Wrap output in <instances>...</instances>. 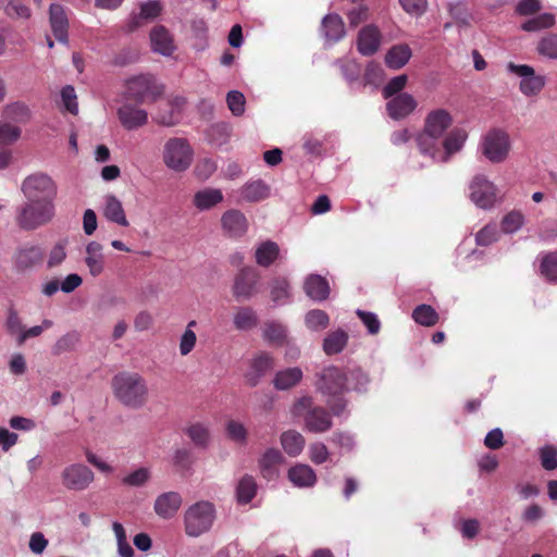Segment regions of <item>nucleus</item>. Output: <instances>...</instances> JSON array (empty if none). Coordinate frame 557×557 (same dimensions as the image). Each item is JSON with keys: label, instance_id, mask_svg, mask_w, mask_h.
I'll return each instance as SVG.
<instances>
[{"label": "nucleus", "instance_id": "obj_8", "mask_svg": "<svg viewBox=\"0 0 557 557\" xmlns=\"http://www.w3.org/2000/svg\"><path fill=\"white\" fill-rule=\"evenodd\" d=\"M22 191L29 201H48L53 203L57 195V185L49 175L34 173L24 180Z\"/></svg>", "mask_w": 557, "mask_h": 557}, {"label": "nucleus", "instance_id": "obj_29", "mask_svg": "<svg viewBox=\"0 0 557 557\" xmlns=\"http://www.w3.org/2000/svg\"><path fill=\"white\" fill-rule=\"evenodd\" d=\"M152 49L163 55H171L175 49L169 32L163 26H156L150 33Z\"/></svg>", "mask_w": 557, "mask_h": 557}, {"label": "nucleus", "instance_id": "obj_57", "mask_svg": "<svg viewBox=\"0 0 557 557\" xmlns=\"http://www.w3.org/2000/svg\"><path fill=\"white\" fill-rule=\"evenodd\" d=\"M523 220L521 212L511 211L503 218L500 223L502 231L504 233H515L522 226Z\"/></svg>", "mask_w": 557, "mask_h": 557}, {"label": "nucleus", "instance_id": "obj_38", "mask_svg": "<svg viewBox=\"0 0 557 557\" xmlns=\"http://www.w3.org/2000/svg\"><path fill=\"white\" fill-rule=\"evenodd\" d=\"M305 443V437L295 430L283 432L281 435L282 447L292 457H296L302 451Z\"/></svg>", "mask_w": 557, "mask_h": 557}, {"label": "nucleus", "instance_id": "obj_62", "mask_svg": "<svg viewBox=\"0 0 557 557\" xmlns=\"http://www.w3.org/2000/svg\"><path fill=\"white\" fill-rule=\"evenodd\" d=\"M195 325H196V321H190L188 323L186 331L184 332V334L181 337L180 351H181V355H183V356L188 355L194 349V347L196 345V341H197L196 334L194 331L190 330V327L195 326Z\"/></svg>", "mask_w": 557, "mask_h": 557}, {"label": "nucleus", "instance_id": "obj_17", "mask_svg": "<svg viewBox=\"0 0 557 557\" xmlns=\"http://www.w3.org/2000/svg\"><path fill=\"white\" fill-rule=\"evenodd\" d=\"M45 252L39 246H23L14 256V265L18 271H27L42 263Z\"/></svg>", "mask_w": 557, "mask_h": 557}, {"label": "nucleus", "instance_id": "obj_13", "mask_svg": "<svg viewBox=\"0 0 557 557\" xmlns=\"http://www.w3.org/2000/svg\"><path fill=\"white\" fill-rule=\"evenodd\" d=\"M470 199L480 208L493 207L496 201V187L484 175H475L469 186Z\"/></svg>", "mask_w": 557, "mask_h": 557}, {"label": "nucleus", "instance_id": "obj_49", "mask_svg": "<svg viewBox=\"0 0 557 557\" xmlns=\"http://www.w3.org/2000/svg\"><path fill=\"white\" fill-rule=\"evenodd\" d=\"M540 55L548 59H557V33H549L542 37L536 46Z\"/></svg>", "mask_w": 557, "mask_h": 557}, {"label": "nucleus", "instance_id": "obj_7", "mask_svg": "<svg viewBox=\"0 0 557 557\" xmlns=\"http://www.w3.org/2000/svg\"><path fill=\"white\" fill-rule=\"evenodd\" d=\"M510 148V137L507 132L500 128L490 129L481 141V152L492 163L504 162Z\"/></svg>", "mask_w": 557, "mask_h": 557}, {"label": "nucleus", "instance_id": "obj_21", "mask_svg": "<svg viewBox=\"0 0 557 557\" xmlns=\"http://www.w3.org/2000/svg\"><path fill=\"white\" fill-rule=\"evenodd\" d=\"M182 502V496L177 492L163 493L154 502V511L159 517L170 519L178 511Z\"/></svg>", "mask_w": 557, "mask_h": 557}, {"label": "nucleus", "instance_id": "obj_54", "mask_svg": "<svg viewBox=\"0 0 557 557\" xmlns=\"http://www.w3.org/2000/svg\"><path fill=\"white\" fill-rule=\"evenodd\" d=\"M499 232L496 224H487L475 235V243L479 246H490L498 240Z\"/></svg>", "mask_w": 557, "mask_h": 557}, {"label": "nucleus", "instance_id": "obj_59", "mask_svg": "<svg viewBox=\"0 0 557 557\" xmlns=\"http://www.w3.org/2000/svg\"><path fill=\"white\" fill-rule=\"evenodd\" d=\"M150 479V471L147 468H139L123 478L124 485L139 487L146 484Z\"/></svg>", "mask_w": 557, "mask_h": 557}, {"label": "nucleus", "instance_id": "obj_4", "mask_svg": "<svg viewBox=\"0 0 557 557\" xmlns=\"http://www.w3.org/2000/svg\"><path fill=\"white\" fill-rule=\"evenodd\" d=\"M215 520L214 505L207 500L197 502L189 506L184 515L185 532L188 536L197 537L208 532Z\"/></svg>", "mask_w": 557, "mask_h": 557}, {"label": "nucleus", "instance_id": "obj_23", "mask_svg": "<svg viewBox=\"0 0 557 557\" xmlns=\"http://www.w3.org/2000/svg\"><path fill=\"white\" fill-rule=\"evenodd\" d=\"M284 461L282 453L276 448H269L259 459V468L262 476L273 480L278 475V467Z\"/></svg>", "mask_w": 557, "mask_h": 557}, {"label": "nucleus", "instance_id": "obj_28", "mask_svg": "<svg viewBox=\"0 0 557 557\" xmlns=\"http://www.w3.org/2000/svg\"><path fill=\"white\" fill-rule=\"evenodd\" d=\"M468 134L462 128L453 129L442 141L444 152H442L441 162H447L451 154L458 152L463 147Z\"/></svg>", "mask_w": 557, "mask_h": 557}, {"label": "nucleus", "instance_id": "obj_60", "mask_svg": "<svg viewBox=\"0 0 557 557\" xmlns=\"http://www.w3.org/2000/svg\"><path fill=\"white\" fill-rule=\"evenodd\" d=\"M0 8L11 17L28 18L30 9L24 2H0Z\"/></svg>", "mask_w": 557, "mask_h": 557}, {"label": "nucleus", "instance_id": "obj_45", "mask_svg": "<svg viewBox=\"0 0 557 557\" xmlns=\"http://www.w3.org/2000/svg\"><path fill=\"white\" fill-rule=\"evenodd\" d=\"M185 433L191 440V442L198 447H207L210 442V432L207 425L197 422L188 425L185 429Z\"/></svg>", "mask_w": 557, "mask_h": 557}, {"label": "nucleus", "instance_id": "obj_3", "mask_svg": "<svg viewBox=\"0 0 557 557\" xmlns=\"http://www.w3.org/2000/svg\"><path fill=\"white\" fill-rule=\"evenodd\" d=\"M162 85L149 74H140L131 77L125 83L124 97L137 104L156 102L163 94Z\"/></svg>", "mask_w": 557, "mask_h": 557}, {"label": "nucleus", "instance_id": "obj_2", "mask_svg": "<svg viewBox=\"0 0 557 557\" xmlns=\"http://www.w3.org/2000/svg\"><path fill=\"white\" fill-rule=\"evenodd\" d=\"M293 414L304 417L306 429L312 433H324L333 425L331 413L323 407L314 406L310 396H304L294 404Z\"/></svg>", "mask_w": 557, "mask_h": 557}, {"label": "nucleus", "instance_id": "obj_36", "mask_svg": "<svg viewBox=\"0 0 557 557\" xmlns=\"http://www.w3.org/2000/svg\"><path fill=\"white\" fill-rule=\"evenodd\" d=\"M324 36L332 41H338L345 36V25L338 14H327L322 21Z\"/></svg>", "mask_w": 557, "mask_h": 557}, {"label": "nucleus", "instance_id": "obj_25", "mask_svg": "<svg viewBox=\"0 0 557 557\" xmlns=\"http://www.w3.org/2000/svg\"><path fill=\"white\" fill-rule=\"evenodd\" d=\"M85 263L92 276H99L104 270V255L102 245L98 242H90L86 246Z\"/></svg>", "mask_w": 557, "mask_h": 557}, {"label": "nucleus", "instance_id": "obj_37", "mask_svg": "<svg viewBox=\"0 0 557 557\" xmlns=\"http://www.w3.org/2000/svg\"><path fill=\"white\" fill-rule=\"evenodd\" d=\"M302 379V371L300 368H288L278 371L273 380L274 387L280 391H286L297 385Z\"/></svg>", "mask_w": 557, "mask_h": 557}, {"label": "nucleus", "instance_id": "obj_32", "mask_svg": "<svg viewBox=\"0 0 557 557\" xmlns=\"http://www.w3.org/2000/svg\"><path fill=\"white\" fill-rule=\"evenodd\" d=\"M103 214L111 222L122 226L128 225L122 202L113 195L106 196Z\"/></svg>", "mask_w": 557, "mask_h": 557}, {"label": "nucleus", "instance_id": "obj_19", "mask_svg": "<svg viewBox=\"0 0 557 557\" xmlns=\"http://www.w3.org/2000/svg\"><path fill=\"white\" fill-rule=\"evenodd\" d=\"M117 117L125 129L132 131L147 124L148 113L129 103H125L117 110Z\"/></svg>", "mask_w": 557, "mask_h": 557}, {"label": "nucleus", "instance_id": "obj_31", "mask_svg": "<svg viewBox=\"0 0 557 557\" xmlns=\"http://www.w3.org/2000/svg\"><path fill=\"white\" fill-rule=\"evenodd\" d=\"M280 256V247L275 242H262L256 249L255 258L258 265L269 268Z\"/></svg>", "mask_w": 557, "mask_h": 557}, {"label": "nucleus", "instance_id": "obj_35", "mask_svg": "<svg viewBox=\"0 0 557 557\" xmlns=\"http://www.w3.org/2000/svg\"><path fill=\"white\" fill-rule=\"evenodd\" d=\"M348 343V334L342 329L329 333L323 341V351L327 356L342 352Z\"/></svg>", "mask_w": 557, "mask_h": 557}, {"label": "nucleus", "instance_id": "obj_10", "mask_svg": "<svg viewBox=\"0 0 557 557\" xmlns=\"http://www.w3.org/2000/svg\"><path fill=\"white\" fill-rule=\"evenodd\" d=\"M347 374L335 366L324 368L318 374L317 389L324 395L335 397L347 389Z\"/></svg>", "mask_w": 557, "mask_h": 557}, {"label": "nucleus", "instance_id": "obj_64", "mask_svg": "<svg viewBox=\"0 0 557 557\" xmlns=\"http://www.w3.org/2000/svg\"><path fill=\"white\" fill-rule=\"evenodd\" d=\"M309 455L311 461L315 465L324 463L330 457L327 447L321 442H315L310 445Z\"/></svg>", "mask_w": 557, "mask_h": 557}, {"label": "nucleus", "instance_id": "obj_14", "mask_svg": "<svg viewBox=\"0 0 557 557\" xmlns=\"http://www.w3.org/2000/svg\"><path fill=\"white\" fill-rule=\"evenodd\" d=\"M418 102L414 97L408 92H401L389 98L386 103V111L391 119L403 120L410 115L417 108Z\"/></svg>", "mask_w": 557, "mask_h": 557}, {"label": "nucleus", "instance_id": "obj_50", "mask_svg": "<svg viewBox=\"0 0 557 557\" xmlns=\"http://www.w3.org/2000/svg\"><path fill=\"white\" fill-rule=\"evenodd\" d=\"M306 325L312 331H322L330 324L329 314L320 309L310 310L305 318Z\"/></svg>", "mask_w": 557, "mask_h": 557}, {"label": "nucleus", "instance_id": "obj_41", "mask_svg": "<svg viewBox=\"0 0 557 557\" xmlns=\"http://www.w3.org/2000/svg\"><path fill=\"white\" fill-rule=\"evenodd\" d=\"M81 343V334L77 331H71L57 339L51 348L53 356H61L76 349Z\"/></svg>", "mask_w": 557, "mask_h": 557}, {"label": "nucleus", "instance_id": "obj_1", "mask_svg": "<svg viewBox=\"0 0 557 557\" xmlns=\"http://www.w3.org/2000/svg\"><path fill=\"white\" fill-rule=\"evenodd\" d=\"M111 385L115 398L125 407L138 409L148 400V386L139 373L120 372L113 376Z\"/></svg>", "mask_w": 557, "mask_h": 557}, {"label": "nucleus", "instance_id": "obj_47", "mask_svg": "<svg viewBox=\"0 0 557 557\" xmlns=\"http://www.w3.org/2000/svg\"><path fill=\"white\" fill-rule=\"evenodd\" d=\"M263 336L270 343L282 345L286 338L285 326L276 321H268L264 323Z\"/></svg>", "mask_w": 557, "mask_h": 557}, {"label": "nucleus", "instance_id": "obj_56", "mask_svg": "<svg viewBox=\"0 0 557 557\" xmlns=\"http://www.w3.org/2000/svg\"><path fill=\"white\" fill-rule=\"evenodd\" d=\"M408 82V77L405 74L393 77L383 88V96L385 99L393 98L398 94H401V90L406 87Z\"/></svg>", "mask_w": 557, "mask_h": 557}, {"label": "nucleus", "instance_id": "obj_39", "mask_svg": "<svg viewBox=\"0 0 557 557\" xmlns=\"http://www.w3.org/2000/svg\"><path fill=\"white\" fill-rule=\"evenodd\" d=\"M233 323L238 331H249L258 325L259 319L251 307H239L233 317Z\"/></svg>", "mask_w": 557, "mask_h": 557}, {"label": "nucleus", "instance_id": "obj_61", "mask_svg": "<svg viewBox=\"0 0 557 557\" xmlns=\"http://www.w3.org/2000/svg\"><path fill=\"white\" fill-rule=\"evenodd\" d=\"M61 98L65 110L71 114L76 115L78 113V104L74 87L71 85L63 87L61 90Z\"/></svg>", "mask_w": 557, "mask_h": 557}, {"label": "nucleus", "instance_id": "obj_55", "mask_svg": "<svg viewBox=\"0 0 557 557\" xmlns=\"http://www.w3.org/2000/svg\"><path fill=\"white\" fill-rule=\"evenodd\" d=\"M226 103L230 111L235 116H240L245 112L246 99L245 96L237 90H232L226 96Z\"/></svg>", "mask_w": 557, "mask_h": 557}, {"label": "nucleus", "instance_id": "obj_51", "mask_svg": "<svg viewBox=\"0 0 557 557\" xmlns=\"http://www.w3.org/2000/svg\"><path fill=\"white\" fill-rule=\"evenodd\" d=\"M540 272L547 281L557 282V251L543 256Z\"/></svg>", "mask_w": 557, "mask_h": 557}, {"label": "nucleus", "instance_id": "obj_9", "mask_svg": "<svg viewBox=\"0 0 557 557\" xmlns=\"http://www.w3.org/2000/svg\"><path fill=\"white\" fill-rule=\"evenodd\" d=\"M260 273L252 267L242 268L234 276L232 294L236 300H249L259 293Z\"/></svg>", "mask_w": 557, "mask_h": 557}, {"label": "nucleus", "instance_id": "obj_22", "mask_svg": "<svg viewBox=\"0 0 557 557\" xmlns=\"http://www.w3.org/2000/svg\"><path fill=\"white\" fill-rule=\"evenodd\" d=\"M442 137L435 136L433 134H429L425 131H421L416 136V143L419 149V152L422 156L430 157L434 161H441L442 157V144L440 141Z\"/></svg>", "mask_w": 557, "mask_h": 557}, {"label": "nucleus", "instance_id": "obj_18", "mask_svg": "<svg viewBox=\"0 0 557 557\" xmlns=\"http://www.w3.org/2000/svg\"><path fill=\"white\" fill-rule=\"evenodd\" d=\"M451 124L453 116L447 110L435 109L426 114L422 131L442 137Z\"/></svg>", "mask_w": 557, "mask_h": 557}, {"label": "nucleus", "instance_id": "obj_26", "mask_svg": "<svg viewBox=\"0 0 557 557\" xmlns=\"http://www.w3.org/2000/svg\"><path fill=\"white\" fill-rule=\"evenodd\" d=\"M307 296L313 300H325L330 295V286L326 278L318 274H311L304 284Z\"/></svg>", "mask_w": 557, "mask_h": 557}, {"label": "nucleus", "instance_id": "obj_24", "mask_svg": "<svg viewBox=\"0 0 557 557\" xmlns=\"http://www.w3.org/2000/svg\"><path fill=\"white\" fill-rule=\"evenodd\" d=\"M162 11L160 2H143L139 14L132 15L127 23V32H134L145 23L158 17Z\"/></svg>", "mask_w": 557, "mask_h": 557}, {"label": "nucleus", "instance_id": "obj_48", "mask_svg": "<svg viewBox=\"0 0 557 557\" xmlns=\"http://www.w3.org/2000/svg\"><path fill=\"white\" fill-rule=\"evenodd\" d=\"M3 115L11 121L26 123L30 119V110L25 103L15 102L4 108Z\"/></svg>", "mask_w": 557, "mask_h": 557}, {"label": "nucleus", "instance_id": "obj_27", "mask_svg": "<svg viewBox=\"0 0 557 557\" xmlns=\"http://www.w3.org/2000/svg\"><path fill=\"white\" fill-rule=\"evenodd\" d=\"M288 480L297 487H311L317 482L313 469L304 463L292 467L287 473Z\"/></svg>", "mask_w": 557, "mask_h": 557}, {"label": "nucleus", "instance_id": "obj_34", "mask_svg": "<svg viewBox=\"0 0 557 557\" xmlns=\"http://www.w3.org/2000/svg\"><path fill=\"white\" fill-rule=\"evenodd\" d=\"M273 366V358L268 352H261L255 357L251 362L252 373L247 375L249 384L251 386L257 385L259 379L271 370Z\"/></svg>", "mask_w": 557, "mask_h": 557}, {"label": "nucleus", "instance_id": "obj_5", "mask_svg": "<svg viewBox=\"0 0 557 557\" xmlns=\"http://www.w3.org/2000/svg\"><path fill=\"white\" fill-rule=\"evenodd\" d=\"M54 214L52 202L29 201L25 203L16 215V223L23 230L30 231L48 223Z\"/></svg>", "mask_w": 557, "mask_h": 557}, {"label": "nucleus", "instance_id": "obj_44", "mask_svg": "<svg viewBox=\"0 0 557 557\" xmlns=\"http://www.w3.org/2000/svg\"><path fill=\"white\" fill-rule=\"evenodd\" d=\"M270 297L273 302L283 304L289 297V282L285 277H273L270 282Z\"/></svg>", "mask_w": 557, "mask_h": 557}, {"label": "nucleus", "instance_id": "obj_52", "mask_svg": "<svg viewBox=\"0 0 557 557\" xmlns=\"http://www.w3.org/2000/svg\"><path fill=\"white\" fill-rule=\"evenodd\" d=\"M347 374V385L349 384L352 389L362 392L366 389L370 382L369 375L360 368H354L349 370Z\"/></svg>", "mask_w": 557, "mask_h": 557}, {"label": "nucleus", "instance_id": "obj_15", "mask_svg": "<svg viewBox=\"0 0 557 557\" xmlns=\"http://www.w3.org/2000/svg\"><path fill=\"white\" fill-rule=\"evenodd\" d=\"M49 22L55 39L61 44L69 41V17L64 8L52 2L49 9Z\"/></svg>", "mask_w": 557, "mask_h": 557}, {"label": "nucleus", "instance_id": "obj_11", "mask_svg": "<svg viewBox=\"0 0 557 557\" xmlns=\"http://www.w3.org/2000/svg\"><path fill=\"white\" fill-rule=\"evenodd\" d=\"M508 71L520 76V91L527 96H537L545 87L546 79L543 75H536L535 70L528 64L508 63Z\"/></svg>", "mask_w": 557, "mask_h": 557}, {"label": "nucleus", "instance_id": "obj_53", "mask_svg": "<svg viewBox=\"0 0 557 557\" xmlns=\"http://www.w3.org/2000/svg\"><path fill=\"white\" fill-rule=\"evenodd\" d=\"M226 435L227 437L238 444H245L247 441V429L245 425L236 420H230L226 423Z\"/></svg>", "mask_w": 557, "mask_h": 557}, {"label": "nucleus", "instance_id": "obj_63", "mask_svg": "<svg viewBox=\"0 0 557 557\" xmlns=\"http://www.w3.org/2000/svg\"><path fill=\"white\" fill-rule=\"evenodd\" d=\"M356 313L367 327L369 334L376 335L380 332L381 322L375 313L363 310H357Z\"/></svg>", "mask_w": 557, "mask_h": 557}, {"label": "nucleus", "instance_id": "obj_30", "mask_svg": "<svg viewBox=\"0 0 557 557\" xmlns=\"http://www.w3.org/2000/svg\"><path fill=\"white\" fill-rule=\"evenodd\" d=\"M223 194L220 189L216 188H205L198 190L193 199L194 206L200 210H210L220 202L223 201Z\"/></svg>", "mask_w": 557, "mask_h": 557}, {"label": "nucleus", "instance_id": "obj_16", "mask_svg": "<svg viewBox=\"0 0 557 557\" xmlns=\"http://www.w3.org/2000/svg\"><path fill=\"white\" fill-rule=\"evenodd\" d=\"M221 225L224 234L232 238L244 236L248 230V221L245 214L236 209H231L223 213Z\"/></svg>", "mask_w": 557, "mask_h": 557}, {"label": "nucleus", "instance_id": "obj_43", "mask_svg": "<svg viewBox=\"0 0 557 557\" xmlns=\"http://www.w3.org/2000/svg\"><path fill=\"white\" fill-rule=\"evenodd\" d=\"M412 319L416 323L430 327L438 322L440 315L432 306L423 304L413 309Z\"/></svg>", "mask_w": 557, "mask_h": 557}, {"label": "nucleus", "instance_id": "obj_20", "mask_svg": "<svg viewBox=\"0 0 557 557\" xmlns=\"http://www.w3.org/2000/svg\"><path fill=\"white\" fill-rule=\"evenodd\" d=\"M381 45V33L373 25L364 26L358 35L357 48L362 55L374 54Z\"/></svg>", "mask_w": 557, "mask_h": 557}, {"label": "nucleus", "instance_id": "obj_6", "mask_svg": "<svg viewBox=\"0 0 557 557\" xmlns=\"http://www.w3.org/2000/svg\"><path fill=\"white\" fill-rule=\"evenodd\" d=\"M194 151L185 138L174 137L170 138L163 148V162L164 164L175 171H186L193 162Z\"/></svg>", "mask_w": 557, "mask_h": 557}, {"label": "nucleus", "instance_id": "obj_33", "mask_svg": "<svg viewBox=\"0 0 557 557\" xmlns=\"http://www.w3.org/2000/svg\"><path fill=\"white\" fill-rule=\"evenodd\" d=\"M411 54V49L408 45H395L387 51L385 63L389 69L399 70L408 63Z\"/></svg>", "mask_w": 557, "mask_h": 557}, {"label": "nucleus", "instance_id": "obj_58", "mask_svg": "<svg viewBox=\"0 0 557 557\" xmlns=\"http://www.w3.org/2000/svg\"><path fill=\"white\" fill-rule=\"evenodd\" d=\"M540 460L545 470H555L557 468V447L553 445L542 447L540 449Z\"/></svg>", "mask_w": 557, "mask_h": 557}, {"label": "nucleus", "instance_id": "obj_40", "mask_svg": "<svg viewBox=\"0 0 557 557\" xmlns=\"http://www.w3.org/2000/svg\"><path fill=\"white\" fill-rule=\"evenodd\" d=\"M257 482L252 475L245 474L236 487V498L242 505L249 504L257 494Z\"/></svg>", "mask_w": 557, "mask_h": 557}, {"label": "nucleus", "instance_id": "obj_12", "mask_svg": "<svg viewBox=\"0 0 557 557\" xmlns=\"http://www.w3.org/2000/svg\"><path fill=\"white\" fill-rule=\"evenodd\" d=\"M94 479V472L83 463L69 465L61 472L62 485L69 491H85Z\"/></svg>", "mask_w": 557, "mask_h": 557}, {"label": "nucleus", "instance_id": "obj_46", "mask_svg": "<svg viewBox=\"0 0 557 557\" xmlns=\"http://www.w3.org/2000/svg\"><path fill=\"white\" fill-rule=\"evenodd\" d=\"M555 25V15L553 13H542L533 16L522 23L521 28L525 32H537L550 28Z\"/></svg>", "mask_w": 557, "mask_h": 557}, {"label": "nucleus", "instance_id": "obj_42", "mask_svg": "<svg viewBox=\"0 0 557 557\" xmlns=\"http://www.w3.org/2000/svg\"><path fill=\"white\" fill-rule=\"evenodd\" d=\"M242 196L249 202H258L269 196V187L260 180L253 181L243 187Z\"/></svg>", "mask_w": 557, "mask_h": 557}]
</instances>
